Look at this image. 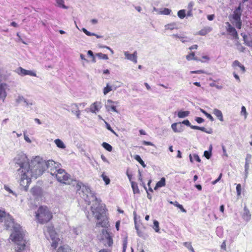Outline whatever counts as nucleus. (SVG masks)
<instances>
[{
    "label": "nucleus",
    "instance_id": "obj_26",
    "mask_svg": "<svg viewBox=\"0 0 252 252\" xmlns=\"http://www.w3.org/2000/svg\"><path fill=\"white\" fill-rule=\"evenodd\" d=\"M131 188L134 194L139 193V189H138L137 184L134 182H131Z\"/></svg>",
    "mask_w": 252,
    "mask_h": 252
},
{
    "label": "nucleus",
    "instance_id": "obj_36",
    "mask_svg": "<svg viewBox=\"0 0 252 252\" xmlns=\"http://www.w3.org/2000/svg\"><path fill=\"white\" fill-rule=\"evenodd\" d=\"M200 111L203 113L206 117L207 118H208L211 121H213L214 120V118L212 116V115L209 113H208L206 111H205L203 109H200Z\"/></svg>",
    "mask_w": 252,
    "mask_h": 252
},
{
    "label": "nucleus",
    "instance_id": "obj_55",
    "mask_svg": "<svg viewBox=\"0 0 252 252\" xmlns=\"http://www.w3.org/2000/svg\"><path fill=\"white\" fill-rule=\"evenodd\" d=\"M221 177H222V174L220 173V175L219 176V177H218V178L215 180V181H213L212 184L213 185H215L216 184H217L221 178Z\"/></svg>",
    "mask_w": 252,
    "mask_h": 252
},
{
    "label": "nucleus",
    "instance_id": "obj_45",
    "mask_svg": "<svg viewBox=\"0 0 252 252\" xmlns=\"http://www.w3.org/2000/svg\"><path fill=\"white\" fill-rule=\"evenodd\" d=\"M252 157V156L251 154H247L246 157L245 158V163L250 164L251 161Z\"/></svg>",
    "mask_w": 252,
    "mask_h": 252
},
{
    "label": "nucleus",
    "instance_id": "obj_40",
    "mask_svg": "<svg viewBox=\"0 0 252 252\" xmlns=\"http://www.w3.org/2000/svg\"><path fill=\"white\" fill-rule=\"evenodd\" d=\"M55 143L59 148H63V142L60 139H56L55 140Z\"/></svg>",
    "mask_w": 252,
    "mask_h": 252
},
{
    "label": "nucleus",
    "instance_id": "obj_8",
    "mask_svg": "<svg viewBox=\"0 0 252 252\" xmlns=\"http://www.w3.org/2000/svg\"><path fill=\"white\" fill-rule=\"evenodd\" d=\"M118 103V101H114L111 99H108L105 104V107L108 111H111L118 113L119 111L116 109V105Z\"/></svg>",
    "mask_w": 252,
    "mask_h": 252
},
{
    "label": "nucleus",
    "instance_id": "obj_64",
    "mask_svg": "<svg viewBox=\"0 0 252 252\" xmlns=\"http://www.w3.org/2000/svg\"><path fill=\"white\" fill-rule=\"evenodd\" d=\"M184 246L186 247L187 248H188L189 250L190 249V248H191V245L190 243H188V242H185L184 243Z\"/></svg>",
    "mask_w": 252,
    "mask_h": 252
},
{
    "label": "nucleus",
    "instance_id": "obj_54",
    "mask_svg": "<svg viewBox=\"0 0 252 252\" xmlns=\"http://www.w3.org/2000/svg\"><path fill=\"white\" fill-rule=\"evenodd\" d=\"M204 73V71L203 70H198L190 71V74H201V73Z\"/></svg>",
    "mask_w": 252,
    "mask_h": 252
},
{
    "label": "nucleus",
    "instance_id": "obj_37",
    "mask_svg": "<svg viewBox=\"0 0 252 252\" xmlns=\"http://www.w3.org/2000/svg\"><path fill=\"white\" fill-rule=\"evenodd\" d=\"M101 176L103 180L104 181V182H105L106 185H108L110 184V179L109 178V177L108 176H107L106 175H105L104 174V173H103L101 175Z\"/></svg>",
    "mask_w": 252,
    "mask_h": 252
},
{
    "label": "nucleus",
    "instance_id": "obj_46",
    "mask_svg": "<svg viewBox=\"0 0 252 252\" xmlns=\"http://www.w3.org/2000/svg\"><path fill=\"white\" fill-rule=\"evenodd\" d=\"M4 189L6 190L9 193H11L13 195H15V196H16V194L13 192L10 189V188L8 186H6V185H4Z\"/></svg>",
    "mask_w": 252,
    "mask_h": 252
},
{
    "label": "nucleus",
    "instance_id": "obj_42",
    "mask_svg": "<svg viewBox=\"0 0 252 252\" xmlns=\"http://www.w3.org/2000/svg\"><path fill=\"white\" fill-rule=\"evenodd\" d=\"M242 64L238 60H235L233 62L232 66L234 69H236L237 67H239Z\"/></svg>",
    "mask_w": 252,
    "mask_h": 252
},
{
    "label": "nucleus",
    "instance_id": "obj_1",
    "mask_svg": "<svg viewBox=\"0 0 252 252\" xmlns=\"http://www.w3.org/2000/svg\"><path fill=\"white\" fill-rule=\"evenodd\" d=\"M64 184L76 185V191L78 193L87 203L89 205L91 201L94 202L91 206V211L94 217L98 220L96 224V227L101 226L108 228L109 226L108 218L106 215V208L104 204L101 203L92 192L90 188L81 182H77L76 180L71 178L69 174L64 170Z\"/></svg>",
    "mask_w": 252,
    "mask_h": 252
},
{
    "label": "nucleus",
    "instance_id": "obj_16",
    "mask_svg": "<svg viewBox=\"0 0 252 252\" xmlns=\"http://www.w3.org/2000/svg\"><path fill=\"white\" fill-rule=\"evenodd\" d=\"M5 86L4 84H0V102H3L7 96Z\"/></svg>",
    "mask_w": 252,
    "mask_h": 252
},
{
    "label": "nucleus",
    "instance_id": "obj_51",
    "mask_svg": "<svg viewBox=\"0 0 252 252\" xmlns=\"http://www.w3.org/2000/svg\"><path fill=\"white\" fill-rule=\"evenodd\" d=\"M244 43L249 46L252 47V39L249 40L248 39L244 41Z\"/></svg>",
    "mask_w": 252,
    "mask_h": 252
},
{
    "label": "nucleus",
    "instance_id": "obj_25",
    "mask_svg": "<svg viewBox=\"0 0 252 252\" xmlns=\"http://www.w3.org/2000/svg\"><path fill=\"white\" fill-rule=\"evenodd\" d=\"M169 203L170 204H173L178 207L182 212L186 213L187 212V211L184 208L183 206L180 204L177 201H170Z\"/></svg>",
    "mask_w": 252,
    "mask_h": 252
},
{
    "label": "nucleus",
    "instance_id": "obj_38",
    "mask_svg": "<svg viewBox=\"0 0 252 252\" xmlns=\"http://www.w3.org/2000/svg\"><path fill=\"white\" fill-rule=\"evenodd\" d=\"M127 244V237L125 238L123 241V252H126Z\"/></svg>",
    "mask_w": 252,
    "mask_h": 252
},
{
    "label": "nucleus",
    "instance_id": "obj_48",
    "mask_svg": "<svg viewBox=\"0 0 252 252\" xmlns=\"http://www.w3.org/2000/svg\"><path fill=\"white\" fill-rule=\"evenodd\" d=\"M200 130L205 132L207 133L211 134L213 132L212 129L210 128L209 130H207L204 127H200Z\"/></svg>",
    "mask_w": 252,
    "mask_h": 252
},
{
    "label": "nucleus",
    "instance_id": "obj_15",
    "mask_svg": "<svg viewBox=\"0 0 252 252\" xmlns=\"http://www.w3.org/2000/svg\"><path fill=\"white\" fill-rule=\"evenodd\" d=\"M242 217L243 220L247 222L250 221L251 219V214L246 206H245L244 207V212Z\"/></svg>",
    "mask_w": 252,
    "mask_h": 252
},
{
    "label": "nucleus",
    "instance_id": "obj_28",
    "mask_svg": "<svg viewBox=\"0 0 252 252\" xmlns=\"http://www.w3.org/2000/svg\"><path fill=\"white\" fill-rule=\"evenodd\" d=\"M157 187L161 188L166 185V180L164 177H162L160 180L157 183Z\"/></svg>",
    "mask_w": 252,
    "mask_h": 252
},
{
    "label": "nucleus",
    "instance_id": "obj_5",
    "mask_svg": "<svg viewBox=\"0 0 252 252\" xmlns=\"http://www.w3.org/2000/svg\"><path fill=\"white\" fill-rule=\"evenodd\" d=\"M36 218L39 223L43 224L51 220L52 215L47 207L40 206L36 212Z\"/></svg>",
    "mask_w": 252,
    "mask_h": 252
},
{
    "label": "nucleus",
    "instance_id": "obj_59",
    "mask_svg": "<svg viewBox=\"0 0 252 252\" xmlns=\"http://www.w3.org/2000/svg\"><path fill=\"white\" fill-rule=\"evenodd\" d=\"M222 151H223V155L226 157H228V155L227 154V152H226V150L225 149V147H224V145H222Z\"/></svg>",
    "mask_w": 252,
    "mask_h": 252
},
{
    "label": "nucleus",
    "instance_id": "obj_20",
    "mask_svg": "<svg viewBox=\"0 0 252 252\" xmlns=\"http://www.w3.org/2000/svg\"><path fill=\"white\" fill-rule=\"evenodd\" d=\"M213 114L219 119L221 122L223 121V115L221 111L218 109H214Z\"/></svg>",
    "mask_w": 252,
    "mask_h": 252
},
{
    "label": "nucleus",
    "instance_id": "obj_53",
    "mask_svg": "<svg viewBox=\"0 0 252 252\" xmlns=\"http://www.w3.org/2000/svg\"><path fill=\"white\" fill-rule=\"evenodd\" d=\"M241 114H243L245 116V118L247 117V112L245 106H243L241 108Z\"/></svg>",
    "mask_w": 252,
    "mask_h": 252
},
{
    "label": "nucleus",
    "instance_id": "obj_35",
    "mask_svg": "<svg viewBox=\"0 0 252 252\" xmlns=\"http://www.w3.org/2000/svg\"><path fill=\"white\" fill-rule=\"evenodd\" d=\"M250 164H248L247 163H245V180H246L248 177L249 174V170Z\"/></svg>",
    "mask_w": 252,
    "mask_h": 252
},
{
    "label": "nucleus",
    "instance_id": "obj_50",
    "mask_svg": "<svg viewBox=\"0 0 252 252\" xmlns=\"http://www.w3.org/2000/svg\"><path fill=\"white\" fill-rule=\"evenodd\" d=\"M183 124L188 126H189L191 128V126H192L190 124V123L188 120H185L181 124Z\"/></svg>",
    "mask_w": 252,
    "mask_h": 252
},
{
    "label": "nucleus",
    "instance_id": "obj_18",
    "mask_svg": "<svg viewBox=\"0 0 252 252\" xmlns=\"http://www.w3.org/2000/svg\"><path fill=\"white\" fill-rule=\"evenodd\" d=\"M171 128L175 132H181L183 131V126L181 123H174L171 125Z\"/></svg>",
    "mask_w": 252,
    "mask_h": 252
},
{
    "label": "nucleus",
    "instance_id": "obj_31",
    "mask_svg": "<svg viewBox=\"0 0 252 252\" xmlns=\"http://www.w3.org/2000/svg\"><path fill=\"white\" fill-rule=\"evenodd\" d=\"M71 233L75 235H78L81 233V229L79 227H73L70 229Z\"/></svg>",
    "mask_w": 252,
    "mask_h": 252
},
{
    "label": "nucleus",
    "instance_id": "obj_13",
    "mask_svg": "<svg viewBox=\"0 0 252 252\" xmlns=\"http://www.w3.org/2000/svg\"><path fill=\"white\" fill-rule=\"evenodd\" d=\"M16 102L18 104L23 103L24 105L27 107H30L31 106L33 105V103L31 101H29L28 99H25L22 95H19L17 97L16 99Z\"/></svg>",
    "mask_w": 252,
    "mask_h": 252
},
{
    "label": "nucleus",
    "instance_id": "obj_47",
    "mask_svg": "<svg viewBox=\"0 0 252 252\" xmlns=\"http://www.w3.org/2000/svg\"><path fill=\"white\" fill-rule=\"evenodd\" d=\"M236 192L238 196H239L241 194V186L240 184H237L236 186Z\"/></svg>",
    "mask_w": 252,
    "mask_h": 252
},
{
    "label": "nucleus",
    "instance_id": "obj_23",
    "mask_svg": "<svg viewBox=\"0 0 252 252\" xmlns=\"http://www.w3.org/2000/svg\"><path fill=\"white\" fill-rule=\"evenodd\" d=\"M171 12L172 11L171 9L167 8H164L163 9H160V10L158 12V14L165 15H168L170 14Z\"/></svg>",
    "mask_w": 252,
    "mask_h": 252
},
{
    "label": "nucleus",
    "instance_id": "obj_61",
    "mask_svg": "<svg viewBox=\"0 0 252 252\" xmlns=\"http://www.w3.org/2000/svg\"><path fill=\"white\" fill-rule=\"evenodd\" d=\"M106 128H107V129H108V130H110V131L112 132L113 133H115V132H114V130H113V129L111 128V126H110V125L109 124H108V123H106Z\"/></svg>",
    "mask_w": 252,
    "mask_h": 252
},
{
    "label": "nucleus",
    "instance_id": "obj_60",
    "mask_svg": "<svg viewBox=\"0 0 252 252\" xmlns=\"http://www.w3.org/2000/svg\"><path fill=\"white\" fill-rule=\"evenodd\" d=\"M24 139L27 141V142L30 143H31V139L29 138V137L25 133H24Z\"/></svg>",
    "mask_w": 252,
    "mask_h": 252
},
{
    "label": "nucleus",
    "instance_id": "obj_14",
    "mask_svg": "<svg viewBox=\"0 0 252 252\" xmlns=\"http://www.w3.org/2000/svg\"><path fill=\"white\" fill-rule=\"evenodd\" d=\"M226 24L227 25V27L226 28L227 32L229 33L230 35H232L234 38L238 39V34L236 29L233 27H232L229 23L227 22Z\"/></svg>",
    "mask_w": 252,
    "mask_h": 252
},
{
    "label": "nucleus",
    "instance_id": "obj_41",
    "mask_svg": "<svg viewBox=\"0 0 252 252\" xmlns=\"http://www.w3.org/2000/svg\"><path fill=\"white\" fill-rule=\"evenodd\" d=\"M236 46H237V49L240 51V52H245V47H243L240 43H239V42H238L237 44H236Z\"/></svg>",
    "mask_w": 252,
    "mask_h": 252
},
{
    "label": "nucleus",
    "instance_id": "obj_7",
    "mask_svg": "<svg viewBox=\"0 0 252 252\" xmlns=\"http://www.w3.org/2000/svg\"><path fill=\"white\" fill-rule=\"evenodd\" d=\"M101 232L102 239L104 241V245L109 247H112L113 244L112 234L105 229H103Z\"/></svg>",
    "mask_w": 252,
    "mask_h": 252
},
{
    "label": "nucleus",
    "instance_id": "obj_58",
    "mask_svg": "<svg viewBox=\"0 0 252 252\" xmlns=\"http://www.w3.org/2000/svg\"><path fill=\"white\" fill-rule=\"evenodd\" d=\"M193 158H194V159L198 162H201V159L199 158V157L198 156V155L197 154H194L193 155Z\"/></svg>",
    "mask_w": 252,
    "mask_h": 252
},
{
    "label": "nucleus",
    "instance_id": "obj_63",
    "mask_svg": "<svg viewBox=\"0 0 252 252\" xmlns=\"http://www.w3.org/2000/svg\"><path fill=\"white\" fill-rule=\"evenodd\" d=\"M215 18V15L214 14L208 15L207 16V19L209 21H212Z\"/></svg>",
    "mask_w": 252,
    "mask_h": 252
},
{
    "label": "nucleus",
    "instance_id": "obj_12",
    "mask_svg": "<svg viewBox=\"0 0 252 252\" xmlns=\"http://www.w3.org/2000/svg\"><path fill=\"white\" fill-rule=\"evenodd\" d=\"M242 15V4L240 3L239 6L235 9L232 15V18L234 21H239Z\"/></svg>",
    "mask_w": 252,
    "mask_h": 252
},
{
    "label": "nucleus",
    "instance_id": "obj_19",
    "mask_svg": "<svg viewBox=\"0 0 252 252\" xmlns=\"http://www.w3.org/2000/svg\"><path fill=\"white\" fill-rule=\"evenodd\" d=\"M172 36L180 39L183 43L189 42L191 41V39L190 38L187 36H184L182 34H173Z\"/></svg>",
    "mask_w": 252,
    "mask_h": 252
},
{
    "label": "nucleus",
    "instance_id": "obj_56",
    "mask_svg": "<svg viewBox=\"0 0 252 252\" xmlns=\"http://www.w3.org/2000/svg\"><path fill=\"white\" fill-rule=\"evenodd\" d=\"M195 120L198 124L202 123L204 121V120L201 117H196Z\"/></svg>",
    "mask_w": 252,
    "mask_h": 252
},
{
    "label": "nucleus",
    "instance_id": "obj_33",
    "mask_svg": "<svg viewBox=\"0 0 252 252\" xmlns=\"http://www.w3.org/2000/svg\"><path fill=\"white\" fill-rule=\"evenodd\" d=\"M96 56H97L99 59H103V60H108V57L107 55L103 54L102 53H98L96 54Z\"/></svg>",
    "mask_w": 252,
    "mask_h": 252
},
{
    "label": "nucleus",
    "instance_id": "obj_4",
    "mask_svg": "<svg viewBox=\"0 0 252 252\" xmlns=\"http://www.w3.org/2000/svg\"><path fill=\"white\" fill-rule=\"evenodd\" d=\"M14 162L15 167L18 168L16 173H20L27 170H30L32 167V163L30 165L27 156L22 152L17 155L14 159Z\"/></svg>",
    "mask_w": 252,
    "mask_h": 252
},
{
    "label": "nucleus",
    "instance_id": "obj_6",
    "mask_svg": "<svg viewBox=\"0 0 252 252\" xmlns=\"http://www.w3.org/2000/svg\"><path fill=\"white\" fill-rule=\"evenodd\" d=\"M44 231L46 238L48 239L50 238L52 241V247L54 249H56L61 240L57 237V234L54 229V227L52 225L47 226L45 227Z\"/></svg>",
    "mask_w": 252,
    "mask_h": 252
},
{
    "label": "nucleus",
    "instance_id": "obj_57",
    "mask_svg": "<svg viewBox=\"0 0 252 252\" xmlns=\"http://www.w3.org/2000/svg\"><path fill=\"white\" fill-rule=\"evenodd\" d=\"M58 5L62 8H63V0H56Z\"/></svg>",
    "mask_w": 252,
    "mask_h": 252
},
{
    "label": "nucleus",
    "instance_id": "obj_30",
    "mask_svg": "<svg viewBox=\"0 0 252 252\" xmlns=\"http://www.w3.org/2000/svg\"><path fill=\"white\" fill-rule=\"evenodd\" d=\"M102 147L108 152H111L112 151L113 148L111 145L106 142H103L102 144Z\"/></svg>",
    "mask_w": 252,
    "mask_h": 252
},
{
    "label": "nucleus",
    "instance_id": "obj_32",
    "mask_svg": "<svg viewBox=\"0 0 252 252\" xmlns=\"http://www.w3.org/2000/svg\"><path fill=\"white\" fill-rule=\"evenodd\" d=\"M112 90V87L109 84H107L106 86L103 89V94L106 95Z\"/></svg>",
    "mask_w": 252,
    "mask_h": 252
},
{
    "label": "nucleus",
    "instance_id": "obj_24",
    "mask_svg": "<svg viewBox=\"0 0 252 252\" xmlns=\"http://www.w3.org/2000/svg\"><path fill=\"white\" fill-rule=\"evenodd\" d=\"M189 114V111H180L178 112V117L180 118H184L188 117Z\"/></svg>",
    "mask_w": 252,
    "mask_h": 252
},
{
    "label": "nucleus",
    "instance_id": "obj_3",
    "mask_svg": "<svg viewBox=\"0 0 252 252\" xmlns=\"http://www.w3.org/2000/svg\"><path fill=\"white\" fill-rule=\"evenodd\" d=\"M3 220L5 228L11 231L10 238L17 245L16 250H25L27 243L25 239V231L9 214L0 210V222Z\"/></svg>",
    "mask_w": 252,
    "mask_h": 252
},
{
    "label": "nucleus",
    "instance_id": "obj_17",
    "mask_svg": "<svg viewBox=\"0 0 252 252\" xmlns=\"http://www.w3.org/2000/svg\"><path fill=\"white\" fill-rule=\"evenodd\" d=\"M70 109L72 113L74 114L78 119L80 118V111L79 110L78 105L77 104H72L70 106Z\"/></svg>",
    "mask_w": 252,
    "mask_h": 252
},
{
    "label": "nucleus",
    "instance_id": "obj_11",
    "mask_svg": "<svg viewBox=\"0 0 252 252\" xmlns=\"http://www.w3.org/2000/svg\"><path fill=\"white\" fill-rule=\"evenodd\" d=\"M124 55L126 59L134 63H137V51H134L132 54H130L128 51H125L124 52Z\"/></svg>",
    "mask_w": 252,
    "mask_h": 252
},
{
    "label": "nucleus",
    "instance_id": "obj_34",
    "mask_svg": "<svg viewBox=\"0 0 252 252\" xmlns=\"http://www.w3.org/2000/svg\"><path fill=\"white\" fill-rule=\"evenodd\" d=\"M177 14H178V16L180 19H182L184 18L186 16V10L185 9L180 10L178 11Z\"/></svg>",
    "mask_w": 252,
    "mask_h": 252
},
{
    "label": "nucleus",
    "instance_id": "obj_44",
    "mask_svg": "<svg viewBox=\"0 0 252 252\" xmlns=\"http://www.w3.org/2000/svg\"><path fill=\"white\" fill-rule=\"evenodd\" d=\"M204 156L208 159H210L212 156V152L209 151H205L204 152Z\"/></svg>",
    "mask_w": 252,
    "mask_h": 252
},
{
    "label": "nucleus",
    "instance_id": "obj_52",
    "mask_svg": "<svg viewBox=\"0 0 252 252\" xmlns=\"http://www.w3.org/2000/svg\"><path fill=\"white\" fill-rule=\"evenodd\" d=\"M64 252H73V251L68 245H64Z\"/></svg>",
    "mask_w": 252,
    "mask_h": 252
},
{
    "label": "nucleus",
    "instance_id": "obj_62",
    "mask_svg": "<svg viewBox=\"0 0 252 252\" xmlns=\"http://www.w3.org/2000/svg\"><path fill=\"white\" fill-rule=\"evenodd\" d=\"M143 144L144 145H147V146H153L154 145V144L152 142H149V141H143Z\"/></svg>",
    "mask_w": 252,
    "mask_h": 252
},
{
    "label": "nucleus",
    "instance_id": "obj_21",
    "mask_svg": "<svg viewBox=\"0 0 252 252\" xmlns=\"http://www.w3.org/2000/svg\"><path fill=\"white\" fill-rule=\"evenodd\" d=\"M212 30V28L210 27H206L199 31L198 34L200 35L204 36Z\"/></svg>",
    "mask_w": 252,
    "mask_h": 252
},
{
    "label": "nucleus",
    "instance_id": "obj_22",
    "mask_svg": "<svg viewBox=\"0 0 252 252\" xmlns=\"http://www.w3.org/2000/svg\"><path fill=\"white\" fill-rule=\"evenodd\" d=\"M31 193L35 196H38L41 193V189L38 187H34L32 188Z\"/></svg>",
    "mask_w": 252,
    "mask_h": 252
},
{
    "label": "nucleus",
    "instance_id": "obj_49",
    "mask_svg": "<svg viewBox=\"0 0 252 252\" xmlns=\"http://www.w3.org/2000/svg\"><path fill=\"white\" fill-rule=\"evenodd\" d=\"M235 25L236 27L238 29H240L241 28L242 26L241 20L240 19L239 21H235Z\"/></svg>",
    "mask_w": 252,
    "mask_h": 252
},
{
    "label": "nucleus",
    "instance_id": "obj_27",
    "mask_svg": "<svg viewBox=\"0 0 252 252\" xmlns=\"http://www.w3.org/2000/svg\"><path fill=\"white\" fill-rule=\"evenodd\" d=\"M134 158L137 160L144 168L146 166L143 160L141 159L140 156L138 155H136L134 157Z\"/></svg>",
    "mask_w": 252,
    "mask_h": 252
},
{
    "label": "nucleus",
    "instance_id": "obj_10",
    "mask_svg": "<svg viewBox=\"0 0 252 252\" xmlns=\"http://www.w3.org/2000/svg\"><path fill=\"white\" fill-rule=\"evenodd\" d=\"M102 105L100 102L96 101L92 104L89 108H87L86 111H90L93 113H96L101 108Z\"/></svg>",
    "mask_w": 252,
    "mask_h": 252
},
{
    "label": "nucleus",
    "instance_id": "obj_9",
    "mask_svg": "<svg viewBox=\"0 0 252 252\" xmlns=\"http://www.w3.org/2000/svg\"><path fill=\"white\" fill-rule=\"evenodd\" d=\"M16 72L22 76L30 75L31 76H36V74L32 70H28L23 68L22 67H19L16 69Z\"/></svg>",
    "mask_w": 252,
    "mask_h": 252
},
{
    "label": "nucleus",
    "instance_id": "obj_39",
    "mask_svg": "<svg viewBox=\"0 0 252 252\" xmlns=\"http://www.w3.org/2000/svg\"><path fill=\"white\" fill-rule=\"evenodd\" d=\"M153 228L156 232H159V223L158 220H155L154 221V227Z\"/></svg>",
    "mask_w": 252,
    "mask_h": 252
},
{
    "label": "nucleus",
    "instance_id": "obj_29",
    "mask_svg": "<svg viewBox=\"0 0 252 252\" xmlns=\"http://www.w3.org/2000/svg\"><path fill=\"white\" fill-rule=\"evenodd\" d=\"M186 59L188 61L190 60H195V61H200L199 60L197 59L196 57H195V54L194 52H191L189 55H187Z\"/></svg>",
    "mask_w": 252,
    "mask_h": 252
},
{
    "label": "nucleus",
    "instance_id": "obj_43",
    "mask_svg": "<svg viewBox=\"0 0 252 252\" xmlns=\"http://www.w3.org/2000/svg\"><path fill=\"white\" fill-rule=\"evenodd\" d=\"M175 24L174 23L169 24L165 26V30H172L175 29Z\"/></svg>",
    "mask_w": 252,
    "mask_h": 252
},
{
    "label": "nucleus",
    "instance_id": "obj_2",
    "mask_svg": "<svg viewBox=\"0 0 252 252\" xmlns=\"http://www.w3.org/2000/svg\"><path fill=\"white\" fill-rule=\"evenodd\" d=\"M61 164L55 162L52 160L47 161L43 160L39 157H36L32 160V165L30 170H27L22 173H16L20 177V185L25 190H27L31 182L32 178L36 179L41 175L46 170L52 176H55L57 181L63 183V169L59 168Z\"/></svg>",
    "mask_w": 252,
    "mask_h": 252
}]
</instances>
